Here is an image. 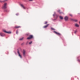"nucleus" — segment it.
I'll list each match as a JSON object with an SVG mask.
<instances>
[{
  "label": "nucleus",
  "mask_w": 80,
  "mask_h": 80,
  "mask_svg": "<svg viewBox=\"0 0 80 80\" xmlns=\"http://www.w3.org/2000/svg\"><path fill=\"white\" fill-rule=\"evenodd\" d=\"M70 20H72V21H74V19H72V18L70 19Z\"/></svg>",
  "instance_id": "obj_19"
},
{
  "label": "nucleus",
  "mask_w": 80,
  "mask_h": 80,
  "mask_svg": "<svg viewBox=\"0 0 80 80\" xmlns=\"http://www.w3.org/2000/svg\"><path fill=\"white\" fill-rule=\"evenodd\" d=\"M0 35L1 36V37H4V36H5V35L4 34H3L2 32H0Z\"/></svg>",
  "instance_id": "obj_6"
},
{
  "label": "nucleus",
  "mask_w": 80,
  "mask_h": 80,
  "mask_svg": "<svg viewBox=\"0 0 80 80\" xmlns=\"http://www.w3.org/2000/svg\"><path fill=\"white\" fill-rule=\"evenodd\" d=\"M7 4L6 3H4L2 7V8H3V9H6V8H7Z\"/></svg>",
  "instance_id": "obj_1"
},
{
  "label": "nucleus",
  "mask_w": 80,
  "mask_h": 80,
  "mask_svg": "<svg viewBox=\"0 0 80 80\" xmlns=\"http://www.w3.org/2000/svg\"><path fill=\"white\" fill-rule=\"evenodd\" d=\"M75 27H79V25H78V24H75Z\"/></svg>",
  "instance_id": "obj_12"
},
{
  "label": "nucleus",
  "mask_w": 80,
  "mask_h": 80,
  "mask_svg": "<svg viewBox=\"0 0 80 80\" xmlns=\"http://www.w3.org/2000/svg\"><path fill=\"white\" fill-rule=\"evenodd\" d=\"M29 1H33V0H29Z\"/></svg>",
  "instance_id": "obj_25"
},
{
  "label": "nucleus",
  "mask_w": 80,
  "mask_h": 80,
  "mask_svg": "<svg viewBox=\"0 0 80 80\" xmlns=\"http://www.w3.org/2000/svg\"><path fill=\"white\" fill-rule=\"evenodd\" d=\"M32 38H33V35H30L27 38V39L28 40H29L30 39H31Z\"/></svg>",
  "instance_id": "obj_2"
},
{
  "label": "nucleus",
  "mask_w": 80,
  "mask_h": 80,
  "mask_svg": "<svg viewBox=\"0 0 80 80\" xmlns=\"http://www.w3.org/2000/svg\"><path fill=\"white\" fill-rule=\"evenodd\" d=\"M64 19L65 21H67L68 19V16H66L64 17Z\"/></svg>",
  "instance_id": "obj_3"
},
{
  "label": "nucleus",
  "mask_w": 80,
  "mask_h": 80,
  "mask_svg": "<svg viewBox=\"0 0 80 80\" xmlns=\"http://www.w3.org/2000/svg\"><path fill=\"white\" fill-rule=\"evenodd\" d=\"M54 33H56V34H57V35H59V36L61 35V34H60V33L56 32V31H54Z\"/></svg>",
  "instance_id": "obj_5"
},
{
  "label": "nucleus",
  "mask_w": 80,
  "mask_h": 80,
  "mask_svg": "<svg viewBox=\"0 0 80 80\" xmlns=\"http://www.w3.org/2000/svg\"><path fill=\"white\" fill-rule=\"evenodd\" d=\"M74 21L75 22H77V20H74Z\"/></svg>",
  "instance_id": "obj_22"
},
{
  "label": "nucleus",
  "mask_w": 80,
  "mask_h": 80,
  "mask_svg": "<svg viewBox=\"0 0 80 80\" xmlns=\"http://www.w3.org/2000/svg\"><path fill=\"white\" fill-rule=\"evenodd\" d=\"M23 55L24 57H25V51L23 50Z\"/></svg>",
  "instance_id": "obj_8"
},
{
  "label": "nucleus",
  "mask_w": 80,
  "mask_h": 80,
  "mask_svg": "<svg viewBox=\"0 0 80 80\" xmlns=\"http://www.w3.org/2000/svg\"><path fill=\"white\" fill-rule=\"evenodd\" d=\"M18 53L19 57H20V58H22V56L20 54V52H19V51H18Z\"/></svg>",
  "instance_id": "obj_10"
},
{
  "label": "nucleus",
  "mask_w": 80,
  "mask_h": 80,
  "mask_svg": "<svg viewBox=\"0 0 80 80\" xmlns=\"http://www.w3.org/2000/svg\"><path fill=\"white\" fill-rule=\"evenodd\" d=\"M53 15V16H54V15Z\"/></svg>",
  "instance_id": "obj_27"
},
{
  "label": "nucleus",
  "mask_w": 80,
  "mask_h": 80,
  "mask_svg": "<svg viewBox=\"0 0 80 80\" xmlns=\"http://www.w3.org/2000/svg\"><path fill=\"white\" fill-rule=\"evenodd\" d=\"M69 15L71 17H73V15H72V14H69Z\"/></svg>",
  "instance_id": "obj_17"
},
{
  "label": "nucleus",
  "mask_w": 80,
  "mask_h": 80,
  "mask_svg": "<svg viewBox=\"0 0 80 80\" xmlns=\"http://www.w3.org/2000/svg\"><path fill=\"white\" fill-rule=\"evenodd\" d=\"M0 2H1V1L0 0Z\"/></svg>",
  "instance_id": "obj_26"
},
{
  "label": "nucleus",
  "mask_w": 80,
  "mask_h": 80,
  "mask_svg": "<svg viewBox=\"0 0 80 80\" xmlns=\"http://www.w3.org/2000/svg\"><path fill=\"white\" fill-rule=\"evenodd\" d=\"M51 30H55V29H54V28H51Z\"/></svg>",
  "instance_id": "obj_16"
},
{
  "label": "nucleus",
  "mask_w": 80,
  "mask_h": 80,
  "mask_svg": "<svg viewBox=\"0 0 80 80\" xmlns=\"http://www.w3.org/2000/svg\"><path fill=\"white\" fill-rule=\"evenodd\" d=\"M3 31L4 32L6 33H11V32H7L5 30H3Z\"/></svg>",
  "instance_id": "obj_4"
},
{
  "label": "nucleus",
  "mask_w": 80,
  "mask_h": 80,
  "mask_svg": "<svg viewBox=\"0 0 80 80\" xmlns=\"http://www.w3.org/2000/svg\"><path fill=\"white\" fill-rule=\"evenodd\" d=\"M23 38H24L22 37V38H21L20 39H19V40H23Z\"/></svg>",
  "instance_id": "obj_15"
},
{
  "label": "nucleus",
  "mask_w": 80,
  "mask_h": 80,
  "mask_svg": "<svg viewBox=\"0 0 80 80\" xmlns=\"http://www.w3.org/2000/svg\"><path fill=\"white\" fill-rule=\"evenodd\" d=\"M18 31H16V33H17V34H18Z\"/></svg>",
  "instance_id": "obj_23"
},
{
  "label": "nucleus",
  "mask_w": 80,
  "mask_h": 80,
  "mask_svg": "<svg viewBox=\"0 0 80 80\" xmlns=\"http://www.w3.org/2000/svg\"><path fill=\"white\" fill-rule=\"evenodd\" d=\"M6 1H7V0H4L3 2H6Z\"/></svg>",
  "instance_id": "obj_24"
},
{
  "label": "nucleus",
  "mask_w": 80,
  "mask_h": 80,
  "mask_svg": "<svg viewBox=\"0 0 80 80\" xmlns=\"http://www.w3.org/2000/svg\"><path fill=\"white\" fill-rule=\"evenodd\" d=\"M21 28V26H16L15 27V28Z\"/></svg>",
  "instance_id": "obj_9"
},
{
  "label": "nucleus",
  "mask_w": 80,
  "mask_h": 80,
  "mask_svg": "<svg viewBox=\"0 0 80 80\" xmlns=\"http://www.w3.org/2000/svg\"><path fill=\"white\" fill-rule=\"evenodd\" d=\"M48 25H49V24H48L46 25L45 26H44L43 28H47V27H48Z\"/></svg>",
  "instance_id": "obj_13"
},
{
  "label": "nucleus",
  "mask_w": 80,
  "mask_h": 80,
  "mask_svg": "<svg viewBox=\"0 0 80 80\" xmlns=\"http://www.w3.org/2000/svg\"><path fill=\"white\" fill-rule=\"evenodd\" d=\"M58 12H59V13L60 14H62V12H60V10H58L57 11Z\"/></svg>",
  "instance_id": "obj_11"
},
{
  "label": "nucleus",
  "mask_w": 80,
  "mask_h": 80,
  "mask_svg": "<svg viewBox=\"0 0 80 80\" xmlns=\"http://www.w3.org/2000/svg\"><path fill=\"white\" fill-rule=\"evenodd\" d=\"M59 18L61 20H63V17L61 16H59Z\"/></svg>",
  "instance_id": "obj_14"
},
{
  "label": "nucleus",
  "mask_w": 80,
  "mask_h": 80,
  "mask_svg": "<svg viewBox=\"0 0 80 80\" xmlns=\"http://www.w3.org/2000/svg\"><path fill=\"white\" fill-rule=\"evenodd\" d=\"M21 7H22V8H23V9H26V8L25 7V6H23V4H21L20 5Z\"/></svg>",
  "instance_id": "obj_7"
},
{
  "label": "nucleus",
  "mask_w": 80,
  "mask_h": 80,
  "mask_svg": "<svg viewBox=\"0 0 80 80\" xmlns=\"http://www.w3.org/2000/svg\"><path fill=\"white\" fill-rule=\"evenodd\" d=\"M47 22L46 21V22H45V24H47Z\"/></svg>",
  "instance_id": "obj_20"
},
{
  "label": "nucleus",
  "mask_w": 80,
  "mask_h": 80,
  "mask_svg": "<svg viewBox=\"0 0 80 80\" xmlns=\"http://www.w3.org/2000/svg\"><path fill=\"white\" fill-rule=\"evenodd\" d=\"M77 31H74V33H77Z\"/></svg>",
  "instance_id": "obj_18"
},
{
  "label": "nucleus",
  "mask_w": 80,
  "mask_h": 80,
  "mask_svg": "<svg viewBox=\"0 0 80 80\" xmlns=\"http://www.w3.org/2000/svg\"><path fill=\"white\" fill-rule=\"evenodd\" d=\"M32 43V42L31 41L30 42H29V44H31Z\"/></svg>",
  "instance_id": "obj_21"
}]
</instances>
